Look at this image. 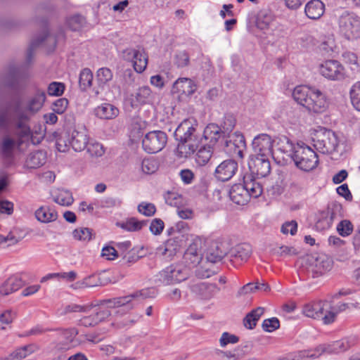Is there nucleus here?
Returning <instances> with one entry per match:
<instances>
[{
	"label": "nucleus",
	"mask_w": 360,
	"mask_h": 360,
	"mask_svg": "<svg viewBox=\"0 0 360 360\" xmlns=\"http://www.w3.org/2000/svg\"><path fill=\"white\" fill-rule=\"evenodd\" d=\"M148 297H150L148 290L144 289L126 296L101 300L99 304L94 306L92 314L79 319V325L84 327L96 326L110 316V311L105 307L110 308L124 307L127 311H129L134 308L136 302Z\"/></svg>",
	"instance_id": "obj_1"
},
{
	"label": "nucleus",
	"mask_w": 360,
	"mask_h": 360,
	"mask_svg": "<svg viewBox=\"0 0 360 360\" xmlns=\"http://www.w3.org/2000/svg\"><path fill=\"white\" fill-rule=\"evenodd\" d=\"M294 100L306 108L309 112L321 113L328 108L325 96L318 89L307 86H297L292 92Z\"/></svg>",
	"instance_id": "obj_2"
},
{
	"label": "nucleus",
	"mask_w": 360,
	"mask_h": 360,
	"mask_svg": "<svg viewBox=\"0 0 360 360\" xmlns=\"http://www.w3.org/2000/svg\"><path fill=\"white\" fill-rule=\"evenodd\" d=\"M302 266L312 278H319L330 271L333 266V260L323 253L306 255L301 259Z\"/></svg>",
	"instance_id": "obj_3"
},
{
	"label": "nucleus",
	"mask_w": 360,
	"mask_h": 360,
	"mask_svg": "<svg viewBox=\"0 0 360 360\" xmlns=\"http://www.w3.org/2000/svg\"><path fill=\"white\" fill-rule=\"evenodd\" d=\"M20 101L19 98H15L8 103L5 110L0 112V129H7L13 117H17L18 120L16 127L20 130V136H24L29 134V127L24 122L27 119V116L20 112Z\"/></svg>",
	"instance_id": "obj_4"
},
{
	"label": "nucleus",
	"mask_w": 360,
	"mask_h": 360,
	"mask_svg": "<svg viewBox=\"0 0 360 360\" xmlns=\"http://www.w3.org/2000/svg\"><path fill=\"white\" fill-rule=\"evenodd\" d=\"M292 159L300 169L309 172L316 167L319 160L316 153L308 146L297 143L295 146Z\"/></svg>",
	"instance_id": "obj_5"
},
{
	"label": "nucleus",
	"mask_w": 360,
	"mask_h": 360,
	"mask_svg": "<svg viewBox=\"0 0 360 360\" xmlns=\"http://www.w3.org/2000/svg\"><path fill=\"white\" fill-rule=\"evenodd\" d=\"M314 146L323 154H332L337 151L339 140L336 134L323 127L316 130L313 138Z\"/></svg>",
	"instance_id": "obj_6"
},
{
	"label": "nucleus",
	"mask_w": 360,
	"mask_h": 360,
	"mask_svg": "<svg viewBox=\"0 0 360 360\" xmlns=\"http://www.w3.org/2000/svg\"><path fill=\"white\" fill-rule=\"evenodd\" d=\"M189 268L181 264H172L160 272V281L171 285L185 281L189 276Z\"/></svg>",
	"instance_id": "obj_7"
},
{
	"label": "nucleus",
	"mask_w": 360,
	"mask_h": 360,
	"mask_svg": "<svg viewBox=\"0 0 360 360\" xmlns=\"http://www.w3.org/2000/svg\"><path fill=\"white\" fill-rule=\"evenodd\" d=\"M167 136L160 130L148 132L142 140V147L148 153H156L162 150L166 146Z\"/></svg>",
	"instance_id": "obj_8"
},
{
	"label": "nucleus",
	"mask_w": 360,
	"mask_h": 360,
	"mask_svg": "<svg viewBox=\"0 0 360 360\" xmlns=\"http://www.w3.org/2000/svg\"><path fill=\"white\" fill-rule=\"evenodd\" d=\"M319 72L323 77L331 81H341L346 77L344 66L337 60H326L319 66Z\"/></svg>",
	"instance_id": "obj_9"
},
{
	"label": "nucleus",
	"mask_w": 360,
	"mask_h": 360,
	"mask_svg": "<svg viewBox=\"0 0 360 360\" xmlns=\"http://www.w3.org/2000/svg\"><path fill=\"white\" fill-rule=\"evenodd\" d=\"M226 153L235 158L243 159V152L245 149V141L243 135L236 131L227 136L224 143Z\"/></svg>",
	"instance_id": "obj_10"
},
{
	"label": "nucleus",
	"mask_w": 360,
	"mask_h": 360,
	"mask_svg": "<svg viewBox=\"0 0 360 360\" xmlns=\"http://www.w3.org/2000/svg\"><path fill=\"white\" fill-rule=\"evenodd\" d=\"M339 23L340 32L348 40L359 39L360 21L358 17L351 14L343 15L340 17Z\"/></svg>",
	"instance_id": "obj_11"
},
{
	"label": "nucleus",
	"mask_w": 360,
	"mask_h": 360,
	"mask_svg": "<svg viewBox=\"0 0 360 360\" xmlns=\"http://www.w3.org/2000/svg\"><path fill=\"white\" fill-rule=\"evenodd\" d=\"M123 58L132 63L136 72H143L148 64V56L143 49H127L123 51Z\"/></svg>",
	"instance_id": "obj_12"
},
{
	"label": "nucleus",
	"mask_w": 360,
	"mask_h": 360,
	"mask_svg": "<svg viewBox=\"0 0 360 360\" xmlns=\"http://www.w3.org/2000/svg\"><path fill=\"white\" fill-rule=\"evenodd\" d=\"M274 140L266 134H261L255 136L252 141V148L255 155L274 158Z\"/></svg>",
	"instance_id": "obj_13"
},
{
	"label": "nucleus",
	"mask_w": 360,
	"mask_h": 360,
	"mask_svg": "<svg viewBox=\"0 0 360 360\" xmlns=\"http://www.w3.org/2000/svg\"><path fill=\"white\" fill-rule=\"evenodd\" d=\"M77 334L78 330L75 328L57 330L55 334V337L57 338L55 349L59 352L70 349L74 347V342Z\"/></svg>",
	"instance_id": "obj_14"
},
{
	"label": "nucleus",
	"mask_w": 360,
	"mask_h": 360,
	"mask_svg": "<svg viewBox=\"0 0 360 360\" xmlns=\"http://www.w3.org/2000/svg\"><path fill=\"white\" fill-rule=\"evenodd\" d=\"M248 165L252 173L257 177H265L271 172L269 157L255 155L250 159Z\"/></svg>",
	"instance_id": "obj_15"
},
{
	"label": "nucleus",
	"mask_w": 360,
	"mask_h": 360,
	"mask_svg": "<svg viewBox=\"0 0 360 360\" xmlns=\"http://www.w3.org/2000/svg\"><path fill=\"white\" fill-rule=\"evenodd\" d=\"M252 255V247L248 243H240L231 248L229 255L231 262L241 264L246 262Z\"/></svg>",
	"instance_id": "obj_16"
},
{
	"label": "nucleus",
	"mask_w": 360,
	"mask_h": 360,
	"mask_svg": "<svg viewBox=\"0 0 360 360\" xmlns=\"http://www.w3.org/2000/svg\"><path fill=\"white\" fill-rule=\"evenodd\" d=\"M191 290L199 298L208 300L215 296L220 288L215 283L201 282L191 285Z\"/></svg>",
	"instance_id": "obj_17"
},
{
	"label": "nucleus",
	"mask_w": 360,
	"mask_h": 360,
	"mask_svg": "<svg viewBox=\"0 0 360 360\" xmlns=\"http://www.w3.org/2000/svg\"><path fill=\"white\" fill-rule=\"evenodd\" d=\"M238 170V163L232 160L222 162L215 169L216 178L221 181L231 179Z\"/></svg>",
	"instance_id": "obj_18"
},
{
	"label": "nucleus",
	"mask_w": 360,
	"mask_h": 360,
	"mask_svg": "<svg viewBox=\"0 0 360 360\" xmlns=\"http://www.w3.org/2000/svg\"><path fill=\"white\" fill-rule=\"evenodd\" d=\"M195 129L188 120H184L176 129L174 136L179 141L195 142L194 132Z\"/></svg>",
	"instance_id": "obj_19"
},
{
	"label": "nucleus",
	"mask_w": 360,
	"mask_h": 360,
	"mask_svg": "<svg viewBox=\"0 0 360 360\" xmlns=\"http://www.w3.org/2000/svg\"><path fill=\"white\" fill-rule=\"evenodd\" d=\"M196 90L193 81L189 78L178 79L172 86V92L181 95L190 96Z\"/></svg>",
	"instance_id": "obj_20"
},
{
	"label": "nucleus",
	"mask_w": 360,
	"mask_h": 360,
	"mask_svg": "<svg viewBox=\"0 0 360 360\" xmlns=\"http://www.w3.org/2000/svg\"><path fill=\"white\" fill-rule=\"evenodd\" d=\"M132 96L134 97L133 102L136 103V105H145L153 103L156 94L153 93L149 86H143L139 87Z\"/></svg>",
	"instance_id": "obj_21"
},
{
	"label": "nucleus",
	"mask_w": 360,
	"mask_h": 360,
	"mask_svg": "<svg viewBox=\"0 0 360 360\" xmlns=\"http://www.w3.org/2000/svg\"><path fill=\"white\" fill-rule=\"evenodd\" d=\"M229 197L237 205H243L249 201L248 191L244 184L233 185L229 191Z\"/></svg>",
	"instance_id": "obj_22"
},
{
	"label": "nucleus",
	"mask_w": 360,
	"mask_h": 360,
	"mask_svg": "<svg viewBox=\"0 0 360 360\" xmlns=\"http://www.w3.org/2000/svg\"><path fill=\"white\" fill-rule=\"evenodd\" d=\"M326 354L325 343L320 344L314 348L304 349L295 354L296 360L316 359Z\"/></svg>",
	"instance_id": "obj_23"
},
{
	"label": "nucleus",
	"mask_w": 360,
	"mask_h": 360,
	"mask_svg": "<svg viewBox=\"0 0 360 360\" xmlns=\"http://www.w3.org/2000/svg\"><path fill=\"white\" fill-rule=\"evenodd\" d=\"M184 259L187 265L191 266H195L200 262L202 255L197 243H193L188 246L184 253Z\"/></svg>",
	"instance_id": "obj_24"
},
{
	"label": "nucleus",
	"mask_w": 360,
	"mask_h": 360,
	"mask_svg": "<svg viewBox=\"0 0 360 360\" xmlns=\"http://www.w3.org/2000/svg\"><path fill=\"white\" fill-rule=\"evenodd\" d=\"M89 142V137L85 131H73L71 134V147L75 151L84 150Z\"/></svg>",
	"instance_id": "obj_25"
},
{
	"label": "nucleus",
	"mask_w": 360,
	"mask_h": 360,
	"mask_svg": "<svg viewBox=\"0 0 360 360\" xmlns=\"http://www.w3.org/2000/svg\"><path fill=\"white\" fill-rule=\"evenodd\" d=\"M274 155L278 153L292 157L295 146L290 140L285 136L278 137L276 140Z\"/></svg>",
	"instance_id": "obj_26"
},
{
	"label": "nucleus",
	"mask_w": 360,
	"mask_h": 360,
	"mask_svg": "<svg viewBox=\"0 0 360 360\" xmlns=\"http://www.w3.org/2000/svg\"><path fill=\"white\" fill-rule=\"evenodd\" d=\"M243 180L245 189L248 191L249 199L251 197L257 198L262 195L263 192V188L259 181L252 179L250 175L245 176Z\"/></svg>",
	"instance_id": "obj_27"
},
{
	"label": "nucleus",
	"mask_w": 360,
	"mask_h": 360,
	"mask_svg": "<svg viewBox=\"0 0 360 360\" xmlns=\"http://www.w3.org/2000/svg\"><path fill=\"white\" fill-rule=\"evenodd\" d=\"M95 114L100 119L112 120L119 115V110L112 104L103 103L95 109Z\"/></svg>",
	"instance_id": "obj_28"
},
{
	"label": "nucleus",
	"mask_w": 360,
	"mask_h": 360,
	"mask_svg": "<svg viewBox=\"0 0 360 360\" xmlns=\"http://www.w3.org/2000/svg\"><path fill=\"white\" fill-rule=\"evenodd\" d=\"M304 11L308 18L316 20L323 15L325 5L323 1H308L305 6Z\"/></svg>",
	"instance_id": "obj_29"
},
{
	"label": "nucleus",
	"mask_w": 360,
	"mask_h": 360,
	"mask_svg": "<svg viewBox=\"0 0 360 360\" xmlns=\"http://www.w3.org/2000/svg\"><path fill=\"white\" fill-rule=\"evenodd\" d=\"M274 15L271 10L264 8L260 10L256 16V25L260 30H266L274 20Z\"/></svg>",
	"instance_id": "obj_30"
},
{
	"label": "nucleus",
	"mask_w": 360,
	"mask_h": 360,
	"mask_svg": "<svg viewBox=\"0 0 360 360\" xmlns=\"http://www.w3.org/2000/svg\"><path fill=\"white\" fill-rule=\"evenodd\" d=\"M22 285L21 279L15 276H11L0 285V294L2 295H8L18 290Z\"/></svg>",
	"instance_id": "obj_31"
},
{
	"label": "nucleus",
	"mask_w": 360,
	"mask_h": 360,
	"mask_svg": "<svg viewBox=\"0 0 360 360\" xmlns=\"http://www.w3.org/2000/svg\"><path fill=\"white\" fill-rule=\"evenodd\" d=\"M38 349L39 347L37 345H25L15 349L8 355L7 359L8 360H21Z\"/></svg>",
	"instance_id": "obj_32"
},
{
	"label": "nucleus",
	"mask_w": 360,
	"mask_h": 360,
	"mask_svg": "<svg viewBox=\"0 0 360 360\" xmlns=\"http://www.w3.org/2000/svg\"><path fill=\"white\" fill-rule=\"evenodd\" d=\"M35 216L38 221L43 223H49L56 220L57 212L47 206H42L35 212Z\"/></svg>",
	"instance_id": "obj_33"
},
{
	"label": "nucleus",
	"mask_w": 360,
	"mask_h": 360,
	"mask_svg": "<svg viewBox=\"0 0 360 360\" xmlns=\"http://www.w3.org/2000/svg\"><path fill=\"white\" fill-rule=\"evenodd\" d=\"M335 48V41L334 35L332 34L323 36L318 46L319 51L323 56L330 55L334 51Z\"/></svg>",
	"instance_id": "obj_34"
},
{
	"label": "nucleus",
	"mask_w": 360,
	"mask_h": 360,
	"mask_svg": "<svg viewBox=\"0 0 360 360\" xmlns=\"http://www.w3.org/2000/svg\"><path fill=\"white\" fill-rule=\"evenodd\" d=\"M222 244H214L207 253L206 258L208 262L216 263L221 261L229 252L223 250Z\"/></svg>",
	"instance_id": "obj_35"
},
{
	"label": "nucleus",
	"mask_w": 360,
	"mask_h": 360,
	"mask_svg": "<svg viewBox=\"0 0 360 360\" xmlns=\"http://www.w3.org/2000/svg\"><path fill=\"white\" fill-rule=\"evenodd\" d=\"M323 305L319 304V300L311 302L303 306L302 312L308 318L319 320L321 315L319 312L323 309Z\"/></svg>",
	"instance_id": "obj_36"
},
{
	"label": "nucleus",
	"mask_w": 360,
	"mask_h": 360,
	"mask_svg": "<svg viewBox=\"0 0 360 360\" xmlns=\"http://www.w3.org/2000/svg\"><path fill=\"white\" fill-rule=\"evenodd\" d=\"M222 134L221 129L216 124H209L204 129L203 136L210 142L214 144L219 139Z\"/></svg>",
	"instance_id": "obj_37"
},
{
	"label": "nucleus",
	"mask_w": 360,
	"mask_h": 360,
	"mask_svg": "<svg viewBox=\"0 0 360 360\" xmlns=\"http://www.w3.org/2000/svg\"><path fill=\"white\" fill-rule=\"evenodd\" d=\"M19 70L14 65L9 66L3 75L4 84L10 87H15L18 82Z\"/></svg>",
	"instance_id": "obj_38"
},
{
	"label": "nucleus",
	"mask_w": 360,
	"mask_h": 360,
	"mask_svg": "<svg viewBox=\"0 0 360 360\" xmlns=\"http://www.w3.org/2000/svg\"><path fill=\"white\" fill-rule=\"evenodd\" d=\"M319 304L323 305V309L320 311L319 320L326 324H331L334 322V313L331 311V302L327 300H319Z\"/></svg>",
	"instance_id": "obj_39"
},
{
	"label": "nucleus",
	"mask_w": 360,
	"mask_h": 360,
	"mask_svg": "<svg viewBox=\"0 0 360 360\" xmlns=\"http://www.w3.org/2000/svg\"><path fill=\"white\" fill-rule=\"evenodd\" d=\"M327 354H338L347 351L349 344L347 340H340L330 343H325Z\"/></svg>",
	"instance_id": "obj_40"
},
{
	"label": "nucleus",
	"mask_w": 360,
	"mask_h": 360,
	"mask_svg": "<svg viewBox=\"0 0 360 360\" xmlns=\"http://www.w3.org/2000/svg\"><path fill=\"white\" fill-rule=\"evenodd\" d=\"M264 312V309L259 307L248 314L243 320L245 327L248 329H252Z\"/></svg>",
	"instance_id": "obj_41"
},
{
	"label": "nucleus",
	"mask_w": 360,
	"mask_h": 360,
	"mask_svg": "<svg viewBox=\"0 0 360 360\" xmlns=\"http://www.w3.org/2000/svg\"><path fill=\"white\" fill-rule=\"evenodd\" d=\"M196 146L193 142L179 141L176 154L179 158H186L196 150Z\"/></svg>",
	"instance_id": "obj_42"
},
{
	"label": "nucleus",
	"mask_w": 360,
	"mask_h": 360,
	"mask_svg": "<svg viewBox=\"0 0 360 360\" xmlns=\"http://www.w3.org/2000/svg\"><path fill=\"white\" fill-rule=\"evenodd\" d=\"M213 150L210 146L201 147L195 155V161L200 166L205 165L212 158Z\"/></svg>",
	"instance_id": "obj_43"
},
{
	"label": "nucleus",
	"mask_w": 360,
	"mask_h": 360,
	"mask_svg": "<svg viewBox=\"0 0 360 360\" xmlns=\"http://www.w3.org/2000/svg\"><path fill=\"white\" fill-rule=\"evenodd\" d=\"M53 200L60 205L70 206L72 204L74 199L70 192L61 189L53 195Z\"/></svg>",
	"instance_id": "obj_44"
},
{
	"label": "nucleus",
	"mask_w": 360,
	"mask_h": 360,
	"mask_svg": "<svg viewBox=\"0 0 360 360\" xmlns=\"http://www.w3.org/2000/svg\"><path fill=\"white\" fill-rule=\"evenodd\" d=\"M22 142V141H18V142H15L13 139H11L8 136H6L3 139L1 146L2 154L5 157H11L12 155L13 150L15 147L16 144L18 147H19Z\"/></svg>",
	"instance_id": "obj_45"
},
{
	"label": "nucleus",
	"mask_w": 360,
	"mask_h": 360,
	"mask_svg": "<svg viewBox=\"0 0 360 360\" xmlns=\"http://www.w3.org/2000/svg\"><path fill=\"white\" fill-rule=\"evenodd\" d=\"M46 100V94L43 91H37L34 97L30 101L27 108L32 112L38 111Z\"/></svg>",
	"instance_id": "obj_46"
},
{
	"label": "nucleus",
	"mask_w": 360,
	"mask_h": 360,
	"mask_svg": "<svg viewBox=\"0 0 360 360\" xmlns=\"http://www.w3.org/2000/svg\"><path fill=\"white\" fill-rule=\"evenodd\" d=\"M93 73L89 68L83 69L79 74V85L82 91H86L89 88L93 82Z\"/></svg>",
	"instance_id": "obj_47"
},
{
	"label": "nucleus",
	"mask_w": 360,
	"mask_h": 360,
	"mask_svg": "<svg viewBox=\"0 0 360 360\" xmlns=\"http://www.w3.org/2000/svg\"><path fill=\"white\" fill-rule=\"evenodd\" d=\"M146 224L143 221H139L134 217L129 219L125 222L117 223V225L128 231H137Z\"/></svg>",
	"instance_id": "obj_48"
},
{
	"label": "nucleus",
	"mask_w": 360,
	"mask_h": 360,
	"mask_svg": "<svg viewBox=\"0 0 360 360\" xmlns=\"http://www.w3.org/2000/svg\"><path fill=\"white\" fill-rule=\"evenodd\" d=\"M56 148L60 152H67L71 146V134L68 132L61 133L56 139Z\"/></svg>",
	"instance_id": "obj_49"
},
{
	"label": "nucleus",
	"mask_w": 360,
	"mask_h": 360,
	"mask_svg": "<svg viewBox=\"0 0 360 360\" xmlns=\"http://www.w3.org/2000/svg\"><path fill=\"white\" fill-rule=\"evenodd\" d=\"M66 24L71 30L79 31L85 25L86 20L80 15H74L67 19Z\"/></svg>",
	"instance_id": "obj_50"
},
{
	"label": "nucleus",
	"mask_w": 360,
	"mask_h": 360,
	"mask_svg": "<svg viewBox=\"0 0 360 360\" xmlns=\"http://www.w3.org/2000/svg\"><path fill=\"white\" fill-rule=\"evenodd\" d=\"M27 165L32 168L39 167L45 162V157L41 151L31 153L27 159Z\"/></svg>",
	"instance_id": "obj_51"
},
{
	"label": "nucleus",
	"mask_w": 360,
	"mask_h": 360,
	"mask_svg": "<svg viewBox=\"0 0 360 360\" xmlns=\"http://www.w3.org/2000/svg\"><path fill=\"white\" fill-rule=\"evenodd\" d=\"M342 207L341 204L333 202L328 206L327 217H329L330 222H333L336 219L342 217Z\"/></svg>",
	"instance_id": "obj_52"
},
{
	"label": "nucleus",
	"mask_w": 360,
	"mask_h": 360,
	"mask_svg": "<svg viewBox=\"0 0 360 360\" xmlns=\"http://www.w3.org/2000/svg\"><path fill=\"white\" fill-rule=\"evenodd\" d=\"M92 308L93 307H91V305H80L77 304H70L64 307L61 312V314L66 315L69 313L73 312L86 313L91 311Z\"/></svg>",
	"instance_id": "obj_53"
},
{
	"label": "nucleus",
	"mask_w": 360,
	"mask_h": 360,
	"mask_svg": "<svg viewBox=\"0 0 360 360\" xmlns=\"http://www.w3.org/2000/svg\"><path fill=\"white\" fill-rule=\"evenodd\" d=\"M236 122V119L232 115H226L224 116L223 124H221V131L224 138L226 135H230L229 134L235 127Z\"/></svg>",
	"instance_id": "obj_54"
},
{
	"label": "nucleus",
	"mask_w": 360,
	"mask_h": 360,
	"mask_svg": "<svg viewBox=\"0 0 360 360\" xmlns=\"http://www.w3.org/2000/svg\"><path fill=\"white\" fill-rule=\"evenodd\" d=\"M360 82H356L352 87L349 94L351 103L354 108L357 110H360Z\"/></svg>",
	"instance_id": "obj_55"
},
{
	"label": "nucleus",
	"mask_w": 360,
	"mask_h": 360,
	"mask_svg": "<svg viewBox=\"0 0 360 360\" xmlns=\"http://www.w3.org/2000/svg\"><path fill=\"white\" fill-rule=\"evenodd\" d=\"M112 78V73L109 68H101L96 73V80L100 86H104Z\"/></svg>",
	"instance_id": "obj_56"
},
{
	"label": "nucleus",
	"mask_w": 360,
	"mask_h": 360,
	"mask_svg": "<svg viewBox=\"0 0 360 360\" xmlns=\"http://www.w3.org/2000/svg\"><path fill=\"white\" fill-rule=\"evenodd\" d=\"M141 169L145 174H153L158 169V162L154 158L144 159L141 163Z\"/></svg>",
	"instance_id": "obj_57"
},
{
	"label": "nucleus",
	"mask_w": 360,
	"mask_h": 360,
	"mask_svg": "<svg viewBox=\"0 0 360 360\" xmlns=\"http://www.w3.org/2000/svg\"><path fill=\"white\" fill-rule=\"evenodd\" d=\"M180 247L181 245L176 243L175 238L169 239L165 244L164 251L162 254L167 257H172L176 253Z\"/></svg>",
	"instance_id": "obj_58"
},
{
	"label": "nucleus",
	"mask_w": 360,
	"mask_h": 360,
	"mask_svg": "<svg viewBox=\"0 0 360 360\" xmlns=\"http://www.w3.org/2000/svg\"><path fill=\"white\" fill-rule=\"evenodd\" d=\"M73 238L77 240L89 241L91 238V230L88 228H78L72 232Z\"/></svg>",
	"instance_id": "obj_59"
},
{
	"label": "nucleus",
	"mask_w": 360,
	"mask_h": 360,
	"mask_svg": "<svg viewBox=\"0 0 360 360\" xmlns=\"http://www.w3.org/2000/svg\"><path fill=\"white\" fill-rule=\"evenodd\" d=\"M86 148L91 157H101L105 152L103 146L98 142H88Z\"/></svg>",
	"instance_id": "obj_60"
},
{
	"label": "nucleus",
	"mask_w": 360,
	"mask_h": 360,
	"mask_svg": "<svg viewBox=\"0 0 360 360\" xmlns=\"http://www.w3.org/2000/svg\"><path fill=\"white\" fill-rule=\"evenodd\" d=\"M65 90V84L62 82H53L50 83L47 88V92L49 96H61Z\"/></svg>",
	"instance_id": "obj_61"
},
{
	"label": "nucleus",
	"mask_w": 360,
	"mask_h": 360,
	"mask_svg": "<svg viewBox=\"0 0 360 360\" xmlns=\"http://www.w3.org/2000/svg\"><path fill=\"white\" fill-rule=\"evenodd\" d=\"M305 187V180L302 177L293 176L290 179L289 188L292 192H301Z\"/></svg>",
	"instance_id": "obj_62"
},
{
	"label": "nucleus",
	"mask_w": 360,
	"mask_h": 360,
	"mask_svg": "<svg viewBox=\"0 0 360 360\" xmlns=\"http://www.w3.org/2000/svg\"><path fill=\"white\" fill-rule=\"evenodd\" d=\"M273 253L279 257L292 256L297 254L295 248L286 245H282L278 248H274Z\"/></svg>",
	"instance_id": "obj_63"
},
{
	"label": "nucleus",
	"mask_w": 360,
	"mask_h": 360,
	"mask_svg": "<svg viewBox=\"0 0 360 360\" xmlns=\"http://www.w3.org/2000/svg\"><path fill=\"white\" fill-rule=\"evenodd\" d=\"M138 211L146 217H151L155 214L156 208L152 203L142 202L139 205Z\"/></svg>",
	"instance_id": "obj_64"
}]
</instances>
